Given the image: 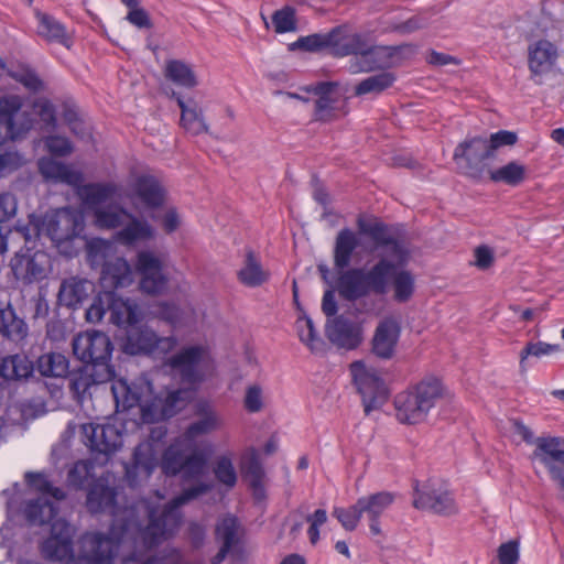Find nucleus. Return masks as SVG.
Here are the masks:
<instances>
[{
  "label": "nucleus",
  "mask_w": 564,
  "mask_h": 564,
  "mask_svg": "<svg viewBox=\"0 0 564 564\" xmlns=\"http://www.w3.org/2000/svg\"><path fill=\"white\" fill-rule=\"evenodd\" d=\"M95 465L90 460H78L67 473V482L75 489H82L94 477Z\"/></svg>",
  "instance_id": "obj_54"
},
{
  "label": "nucleus",
  "mask_w": 564,
  "mask_h": 564,
  "mask_svg": "<svg viewBox=\"0 0 564 564\" xmlns=\"http://www.w3.org/2000/svg\"><path fill=\"white\" fill-rule=\"evenodd\" d=\"M163 269V263L152 251L142 250L137 254L135 271L141 275L150 271Z\"/></svg>",
  "instance_id": "obj_61"
},
{
  "label": "nucleus",
  "mask_w": 564,
  "mask_h": 564,
  "mask_svg": "<svg viewBox=\"0 0 564 564\" xmlns=\"http://www.w3.org/2000/svg\"><path fill=\"white\" fill-rule=\"evenodd\" d=\"M197 419L192 422L186 431V438L194 441L199 436L212 433L219 427L220 421L216 412L206 403H200L196 409Z\"/></svg>",
  "instance_id": "obj_38"
},
{
  "label": "nucleus",
  "mask_w": 564,
  "mask_h": 564,
  "mask_svg": "<svg viewBox=\"0 0 564 564\" xmlns=\"http://www.w3.org/2000/svg\"><path fill=\"white\" fill-rule=\"evenodd\" d=\"M195 388H181L169 391L164 399L161 397L154 395L153 400H158L160 402L159 409L161 414L165 417H171L175 415L178 411H181L186 403L191 400L193 395V390Z\"/></svg>",
  "instance_id": "obj_43"
},
{
  "label": "nucleus",
  "mask_w": 564,
  "mask_h": 564,
  "mask_svg": "<svg viewBox=\"0 0 564 564\" xmlns=\"http://www.w3.org/2000/svg\"><path fill=\"white\" fill-rule=\"evenodd\" d=\"M486 137H467L459 142L453 153L458 172L474 181H481L487 175L488 161L492 159Z\"/></svg>",
  "instance_id": "obj_5"
},
{
  "label": "nucleus",
  "mask_w": 564,
  "mask_h": 564,
  "mask_svg": "<svg viewBox=\"0 0 564 564\" xmlns=\"http://www.w3.org/2000/svg\"><path fill=\"white\" fill-rule=\"evenodd\" d=\"M115 368L99 366L97 369L84 365L69 379V389L77 399L83 398L91 386L111 381L115 378Z\"/></svg>",
  "instance_id": "obj_27"
},
{
  "label": "nucleus",
  "mask_w": 564,
  "mask_h": 564,
  "mask_svg": "<svg viewBox=\"0 0 564 564\" xmlns=\"http://www.w3.org/2000/svg\"><path fill=\"white\" fill-rule=\"evenodd\" d=\"M532 457L543 464L552 480L556 481L564 499V438L558 436L536 437Z\"/></svg>",
  "instance_id": "obj_13"
},
{
  "label": "nucleus",
  "mask_w": 564,
  "mask_h": 564,
  "mask_svg": "<svg viewBox=\"0 0 564 564\" xmlns=\"http://www.w3.org/2000/svg\"><path fill=\"white\" fill-rule=\"evenodd\" d=\"M117 188L112 184L89 183L79 188V196L90 207L109 200Z\"/></svg>",
  "instance_id": "obj_48"
},
{
  "label": "nucleus",
  "mask_w": 564,
  "mask_h": 564,
  "mask_svg": "<svg viewBox=\"0 0 564 564\" xmlns=\"http://www.w3.org/2000/svg\"><path fill=\"white\" fill-rule=\"evenodd\" d=\"M36 33L45 42L58 44L69 50L74 44V30L68 29L52 14L36 12Z\"/></svg>",
  "instance_id": "obj_26"
},
{
  "label": "nucleus",
  "mask_w": 564,
  "mask_h": 564,
  "mask_svg": "<svg viewBox=\"0 0 564 564\" xmlns=\"http://www.w3.org/2000/svg\"><path fill=\"white\" fill-rule=\"evenodd\" d=\"M334 31H337L336 37L333 44V55L337 57L354 55L350 61L357 62L358 57L362 56L370 43L367 35L361 33L347 34L345 28L336 26Z\"/></svg>",
  "instance_id": "obj_32"
},
{
  "label": "nucleus",
  "mask_w": 564,
  "mask_h": 564,
  "mask_svg": "<svg viewBox=\"0 0 564 564\" xmlns=\"http://www.w3.org/2000/svg\"><path fill=\"white\" fill-rule=\"evenodd\" d=\"M132 282L133 272L124 258L116 257L102 263L100 283L105 291L127 288Z\"/></svg>",
  "instance_id": "obj_28"
},
{
  "label": "nucleus",
  "mask_w": 564,
  "mask_h": 564,
  "mask_svg": "<svg viewBox=\"0 0 564 564\" xmlns=\"http://www.w3.org/2000/svg\"><path fill=\"white\" fill-rule=\"evenodd\" d=\"M337 31L332 29L327 33H314L307 36H301L289 45L290 51L301 50L305 52H319L329 48L333 53L334 39Z\"/></svg>",
  "instance_id": "obj_45"
},
{
  "label": "nucleus",
  "mask_w": 564,
  "mask_h": 564,
  "mask_svg": "<svg viewBox=\"0 0 564 564\" xmlns=\"http://www.w3.org/2000/svg\"><path fill=\"white\" fill-rule=\"evenodd\" d=\"M237 275L240 283L248 288L260 286L269 279V273L263 270L259 258L251 249L247 250L243 265Z\"/></svg>",
  "instance_id": "obj_39"
},
{
  "label": "nucleus",
  "mask_w": 564,
  "mask_h": 564,
  "mask_svg": "<svg viewBox=\"0 0 564 564\" xmlns=\"http://www.w3.org/2000/svg\"><path fill=\"white\" fill-rule=\"evenodd\" d=\"M557 52L555 46L546 41L540 40L529 47V68L533 76H541L551 70L555 63Z\"/></svg>",
  "instance_id": "obj_34"
},
{
  "label": "nucleus",
  "mask_w": 564,
  "mask_h": 564,
  "mask_svg": "<svg viewBox=\"0 0 564 564\" xmlns=\"http://www.w3.org/2000/svg\"><path fill=\"white\" fill-rule=\"evenodd\" d=\"M42 555L50 561L72 562L76 560L73 541L47 538L41 546Z\"/></svg>",
  "instance_id": "obj_47"
},
{
  "label": "nucleus",
  "mask_w": 564,
  "mask_h": 564,
  "mask_svg": "<svg viewBox=\"0 0 564 564\" xmlns=\"http://www.w3.org/2000/svg\"><path fill=\"white\" fill-rule=\"evenodd\" d=\"M24 479L29 487L42 494L41 497H52L56 501H61L66 497L61 488L54 487L51 484L44 473L28 471Z\"/></svg>",
  "instance_id": "obj_50"
},
{
  "label": "nucleus",
  "mask_w": 564,
  "mask_h": 564,
  "mask_svg": "<svg viewBox=\"0 0 564 564\" xmlns=\"http://www.w3.org/2000/svg\"><path fill=\"white\" fill-rule=\"evenodd\" d=\"M336 100L333 98H317L315 101L314 119L329 122L337 118Z\"/></svg>",
  "instance_id": "obj_59"
},
{
  "label": "nucleus",
  "mask_w": 564,
  "mask_h": 564,
  "mask_svg": "<svg viewBox=\"0 0 564 564\" xmlns=\"http://www.w3.org/2000/svg\"><path fill=\"white\" fill-rule=\"evenodd\" d=\"M140 276V289L147 294H162L167 288L169 280L163 273V269L153 270Z\"/></svg>",
  "instance_id": "obj_53"
},
{
  "label": "nucleus",
  "mask_w": 564,
  "mask_h": 564,
  "mask_svg": "<svg viewBox=\"0 0 564 564\" xmlns=\"http://www.w3.org/2000/svg\"><path fill=\"white\" fill-rule=\"evenodd\" d=\"M176 346L173 336L160 337L145 325H133L127 328L121 343V350L130 356H164Z\"/></svg>",
  "instance_id": "obj_6"
},
{
  "label": "nucleus",
  "mask_w": 564,
  "mask_h": 564,
  "mask_svg": "<svg viewBox=\"0 0 564 564\" xmlns=\"http://www.w3.org/2000/svg\"><path fill=\"white\" fill-rule=\"evenodd\" d=\"M29 334L24 317L17 312L10 296L0 295V338L14 344L22 343Z\"/></svg>",
  "instance_id": "obj_19"
},
{
  "label": "nucleus",
  "mask_w": 564,
  "mask_h": 564,
  "mask_svg": "<svg viewBox=\"0 0 564 564\" xmlns=\"http://www.w3.org/2000/svg\"><path fill=\"white\" fill-rule=\"evenodd\" d=\"M35 371L42 377L52 378L55 382L45 383L52 398L62 395L63 382L69 372V361L61 352H46L41 355L34 364Z\"/></svg>",
  "instance_id": "obj_16"
},
{
  "label": "nucleus",
  "mask_w": 564,
  "mask_h": 564,
  "mask_svg": "<svg viewBox=\"0 0 564 564\" xmlns=\"http://www.w3.org/2000/svg\"><path fill=\"white\" fill-rule=\"evenodd\" d=\"M325 335L333 345L346 350L356 349L362 341L360 326L344 315L327 319Z\"/></svg>",
  "instance_id": "obj_17"
},
{
  "label": "nucleus",
  "mask_w": 564,
  "mask_h": 564,
  "mask_svg": "<svg viewBox=\"0 0 564 564\" xmlns=\"http://www.w3.org/2000/svg\"><path fill=\"white\" fill-rule=\"evenodd\" d=\"M72 347L75 357L87 366L115 368L111 365L113 345L102 332L80 333L73 338Z\"/></svg>",
  "instance_id": "obj_7"
},
{
  "label": "nucleus",
  "mask_w": 564,
  "mask_h": 564,
  "mask_svg": "<svg viewBox=\"0 0 564 564\" xmlns=\"http://www.w3.org/2000/svg\"><path fill=\"white\" fill-rule=\"evenodd\" d=\"M117 404L121 403L124 409L135 405L142 410L143 417L154 416L159 409L158 400H153L152 384L144 378H139L130 383L120 380L111 388Z\"/></svg>",
  "instance_id": "obj_9"
},
{
  "label": "nucleus",
  "mask_w": 564,
  "mask_h": 564,
  "mask_svg": "<svg viewBox=\"0 0 564 564\" xmlns=\"http://www.w3.org/2000/svg\"><path fill=\"white\" fill-rule=\"evenodd\" d=\"M296 326L301 341L307 345L312 351L318 350L323 341L317 335L313 321L308 316H304L296 321Z\"/></svg>",
  "instance_id": "obj_56"
},
{
  "label": "nucleus",
  "mask_w": 564,
  "mask_h": 564,
  "mask_svg": "<svg viewBox=\"0 0 564 564\" xmlns=\"http://www.w3.org/2000/svg\"><path fill=\"white\" fill-rule=\"evenodd\" d=\"M394 502V495L389 491H379L357 499L361 518L369 521V528L373 535L381 533L380 517Z\"/></svg>",
  "instance_id": "obj_25"
},
{
  "label": "nucleus",
  "mask_w": 564,
  "mask_h": 564,
  "mask_svg": "<svg viewBox=\"0 0 564 564\" xmlns=\"http://www.w3.org/2000/svg\"><path fill=\"white\" fill-rule=\"evenodd\" d=\"M47 151L55 156H66L72 153L73 145L66 137L48 135L44 139Z\"/></svg>",
  "instance_id": "obj_63"
},
{
  "label": "nucleus",
  "mask_w": 564,
  "mask_h": 564,
  "mask_svg": "<svg viewBox=\"0 0 564 564\" xmlns=\"http://www.w3.org/2000/svg\"><path fill=\"white\" fill-rule=\"evenodd\" d=\"M14 232L24 240L28 249H34L37 240L41 236H44V226H42L41 215H29L26 224L18 223L14 226Z\"/></svg>",
  "instance_id": "obj_49"
},
{
  "label": "nucleus",
  "mask_w": 564,
  "mask_h": 564,
  "mask_svg": "<svg viewBox=\"0 0 564 564\" xmlns=\"http://www.w3.org/2000/svg\"><path fill=\"white\" fill-rule=\"evenodd\" d=\"M158 466L154 446L150 442L138 444L133 451L131 463L124 464V477L130 487H137L150 478Z\"/></svg>",
  "instance_id": "obj_15"
},
{
  "label": "nucleus",
  "mask_w": 564,
  "mask_h": 564,
  "mask_svg": "<svg viewBox=\"0 0 564 564\" xmlns=\"http://www.w3.org/2000/svg\"><path fill=\"white\" fill-rule=\"evenodd\" d=\"M205 354L206 350L202 346L184 347L178 352L171 356L165 361V366H167L173 373L178 375L184 386L195 388L204 380L200 364Z\"/></svg>",
  "instance_id": "obj_14"
},
{
  "label": "nucleus",
  "mask_w": 564,
  "mask_h": 564,
  "mask_svg": "<svg viewBox=\"0 0 564 564\" xmlns=\"http://www.w3.org/2000/svg\"><path fill=\"white\" fill-rule=\"evenodd\" d=\"M499 564H518L519 562V542L510 540L502 543L497 551Z\"/></svg>",
  "instance_id": "obj_64"
},
{
  "label": "nucleus",
  "mask_w": 564,
  "mask_h": 564,
  "mask_svg": "<svg viewBox=\"0 0 564 564\" xmlns=\"http://www.w3.org/2000/svg\"><path fill=\"white\" fill-rule=\"evenodd\" d=\"M209 490L210 486L207 484L192 486L162 509L149 507L143 521L133 510L127 511L122 517L116 516L110 527V535L86 532L79 538L76 564H113L121 543L134 545L140 551L159 546L180 528L181 506Z\"/></svg>",
  "instance_id": "obj_1"
},
{
  "label": "nucleus",
  "mask_w": 564,
  "mask_h": 564,
  "mask_svg": "<svg viewBox=\"0 0 564 564\" xmlns=\"http://www.w3.org/2000/svg\"><path fill=\"white\" fill-rule=\"evenodd\" d=\"M57 507L46 497H39L28 501L24 516L32 525L51 523L57 514Z\"/></svg>",
  "instance_id": "obj_40"
},
{
  "label": "nucleus",
  "mask_w": 564,
  "mask_h": 564,
  "mask_svg": "<svg viewBox=\"0 0 564 564\" xmlns=\"http://www.w3.org/2000/svg\"><path fill=\"white\" fill-rule=\"evenodd\" d=\"M116 488L109 485L108 478L101 476L89 485L86 507L91 513L104 511L112 513L116 509Z\"/></svg>",
  "instance_id": "obj_30"
},
{
  "label": "nucleus",
  "mask_w": 564,
  "mask_h": 564,
  "mask_svg": "<svg viewBox=\"0 0 564 564\" xmlns=\"http://www.w3.org/2000/svg\"><path fill=\"white\" fill-rule=\"evenodd\" d=\"M94 293V282L85 278L69 276L61 282L57 293V304L67 308L77 310Z\"/></svg>",
  "instance_id": "obj_24"
},
{
  "label": "nucleus",
  "mask_w": 564,
  "mask_h": 564,
  "mask_svg": "<svg viewBox=\"0 0 564 564\" xmlns=\"http://www.w3.org/2000/svg\"><path fill=\"white\" fill-rule=\"evenodd\" d=\"M272 24L276 33L296 31L295 10L292 7H284L272 15Z\"/></svg>",
  "instance_id": "obj_57"
},
{
  "label": "nucleus",
  "mask_w": 564,
  "mask_h": 564,
  "mask_svg": "<svg viewBox=\"0 0 564 564\" xmlns=\"http://www.w3.org/2000/svg\"><path fill=\"white\" fill-rule=\"evenodd\" d=\"M413 507L441 517L458 513L453 492L444 484L429 482L422 488L415 487Z\"/></svg>",
  "instance_id": "obj_11"
},
{
  "label": "nucleus",
  "mask_w": 564,
  "mask_h": 564,
  "mask_svg": "<svg viewBox=\"0 0 564 564\" xmlns=\"http://www.w3.org/2000/svg\"><path fill=\"white\" fill-rule=\"evenodd\" d=\"M128 223L116 232V240L123 246H134L137 242L154 238V228L144 219L131 214L127 216Z\"/></svg>",
  "instance_id": "obj_35"
},
{
  "label": "nucleus",
  "mask_w": 564,
  "mask_h": 564,
  "mask_svg": "<svg viewBox=\"0 0 564 564\" xmlns=\"http://www.w3.org/2000/svg\"><path fill=\"white\" fill-rule=\"evenodd\" d=\"M83 433L90 449L106 456L115 453L122 444L120 431L111 424H85Z\"/></svg>",
  "instance_id": "obj_21"
},
{
  "label": "nucleus",
  "mask_w": 564,
  "mask_h": 564,
  "mask_svg": "<svg viewBox=\"0 0 564 564\" xmlns=\"http://www.w3.org/2000/svg\"><path fill=\"white\" fill-rule=\"evenodd\" d=\"M400 333L401 327L395 318L386 317L381 319L371 339L372 354L380 359H391L394 356Z\"/></svg>",
  "instance_id": "obj_23"
},
{
  "label": "nucleus",
  "mask_w": 564,
  "mask_h": 564,
  "mask_svg": "<svg viewBox=\"0 0 564 564\" xmlns=\"http://www.w3.org/2000/svg\"><path fill=\"white\" fill-rule=\"evenodd\" d=\"M170 97L176 100L181 109L180 121L183 129L193 135L208 132L209 128L204 119L203 110L195 99L188 98L185 100L181 94L173 89Z\"/></svg>",
  "instance_id": "obj_29"
},
{
  "label": "nucleus",
  "mask_w": 564,
  "mask_h": 564,
  "mask_svg": "<svg viewBox=\"0 0 564 564\" xmlns=\"http://www.w3.org/2000/svg\"><path fill=\"white\" fill-rule=\"evenodd\" d=\"M134 193L141 203L150 209L162 206L165 199V189L152 175L139 176L134 183Z\"/></svg>",
  "instance_id": "obj_36"
},
{
  "label": "nucleus",
  "mask_w": 564,
  "mask_h": 564,
  "mask_svg": "<svg viewBox=\"0 0 564 564\" xmlns=\"http://www.w3.org/2000/svg\"><path fill=\"white\" fill-rule=\"evenodd\" d=\"M94 214L95 223L101 229L119 228L124 225L127 216H131V213L119 205L97 207Z\"/></svg>",
  "instance_id": "obj_46"
},
{
  "label": "nucleus",
  "mask_w": 564,
  "mask_h": 564,
  "mask_svg": "<svg viewBox=\"0 0 564 564\" xmlns=\"http://www.w3.org/2000/svg\"><path fill=\"white\" fill-rule=\"evenodd\" d=\"M23 163V158L19 152L0 151V178L20 169Z\"/></svg>",
  "instance_id": "obj_62"
},
{
  "label": "nucleus",
  "mask_w": 564,
  "mask_h": 564,
  "mask_svg": "<svg viewBox=\"0 0 564 564\" xmlns=\"http://www.w3.org/2000/svg\"><path fill=\"white\" fill-rule=\"evenodd\" d=\"M487 175L494 183H502L516 187L525 180L527 167L518 161H511L496 170L489 169Z\"/></svg>",
  "instance_id": "obj_42"
},
{
  "label": "nucleus",
  "mask_w": 564,
  "mask_h": 564,
  "mask_svg": "<svg viewBox=\"0 0 564 564\" xmlns=\"http://www.w3.org/2000/svg\"><path fill=\"white\" fill-rule=\"evenodd\" d=\"M238 519L234 516H227L221 519L215 529V535L226 547H234L238 543Z\"/></svg>",
  "instance_id": "obj_51"
},
{
  "label": "nucleus",
  "mask_w": 564,
  "mask_h": 564,
  "mask_svg": "<svg viewBox=\"0 0 564 564\" xmlns=\"http://www.w3.org/2000/svg\"><path fill=\"white\" fill-rule=\"evenodd\" d=\"M360 234L369 236L377 247H390L391 254L395 258L398 268H403L408 262L409 253L405 248L389 232V228L381 221H366L361 217L357 220Z\"/></svg>",
  "instance_id": "obj_18"
},
{
  "label": "nucleus",
  "mask_w": 564,
  "mask_h": 564,
  "mask_svg": "<svg viewBox=\"0 0 564 564\" xmlns=\"http://www.w3.org/2000/svg\"><path fill=\"white\" fill-rule=\"evenodd\" d=\"M337 272L335 290L347 302H356L370 294L386 295L392 290L395 302L406 303L415 291L413 273L398 268V263L387 257L380 258L369 269L348 267Z\"/></svg>",
  "instance_id": "obj_2"
},
{
  "label": "nucleus",
  "mask_w": 564,
  "mask_h": 564,
  "mask_svg": "<svg viewBox=\"0 0 564 564\" xmlns=\"http://www.w3.org/2000/svg\"><path fill=\"white\" fill-rule=\"evenodd\" d=\"M561 346L557 344H547L544 341H529L520 352V367L522 370L525 369V361L529 357L541 358L554 352H558Z\"/></svg>",
  "instance_id": "obj_55"
},
{
  "label": "nucleus",
  "mask_w": 564,
  "mask_h": 564,
  "mask_svg": "<svg viewBox=\"0 0 564 564\" xmlns=\"http://www.w3.org/2000/svg\"><path fill=\"white\" fill-rule=\"evenodd\" d=\"M406 45L399 46H383L373 45L371 42L368 45V50L362 56L358 57L357 62H352L349 65V70L352 74L356 73H369L377 69H384L392 65L394 56L401 52Z\"/></svg>",
  "instance_id": "obj_22"
},
{
  "label": "nucleus",
  "mask_w": 564,
  "mask_h": 564,
  "mask_svg": "<svg viewBox=\"0 0 564 564\" xmlns=\"http://www.w3.org/2000/svg\"><path fill=\"white\" fill-rule=\"evenodd\" d=\"M443 392L444 388L437 378L423 379L395 397L397 419L405 424L423 422L437 400L443 397Z\"/></svg>",
  "instance_id": "obj_3"
},
{
  "label": "nucleus",
  "mask_w": 564,
  "mask_h": 564,
  "mask_svg": "<svg viewBox=\"0 0 564 564\" xmlns=\"http://www.w3.org/2000/svg\"><path fill=\"white\" fill-rule=\"evenodd\" d=\"M11 77L22 84L32 93H37L43 88V82L37 74L29 68H21L11 73Z\"/></svg>",
  "instance_id": "obj_60"
},
{
  "label": "nucleus",
  "mask_w": 564,
  "mask_h": 564,
  "mask_svg": "<svg viewBox=\"0 0 564 564\" xmlns=\"http://www.w3.org/2000/svg\"><path fill=\"white\" fill-rule=\"evenodd\" d=\"M395 80L393 73L383 70L359 82L354 91L356 96L379 95L392 87Z\"/></svg>",
  "instance_id": "obj_44"
},
{
  "label": "nucleus",
  "mask_w": 564,
  "mask_h": 564,
  "mask_svg": "<svg viewBox=\"0 0 564 564\" xmlns=\"http://www.w3.org/2000/svg\"><path fill=\"white\" fill-rule=\"evenodd\" d=\"M350 370L361 395L365 414L369 415L372 411L379 410L388 398L383 380L375 371L367 369L362 361H354Z\"/></svg>",
  "instance_id": "obj_10"
},
{
  "label": "nucleus",
  "mask_w": 564,
  "mask_h": 564,
  "mask_svg": "<svg viewBox=\"0 0 564 564\" xmlns=\"http://www.w3.org/2000/svg\"><path fill=\"white\" fill-rule=\"evenodd\" d=\"M35 371L34 364L21 354H14L2 358L0 364V381H20L28 379ZM2 382H0V386Z\"/></svg>",
  "instance_id": "obj_37"
},
{
  "label": "nucleus",
  "mask_w": 564,
  "mask_h": 564,
  "mask_svg": "<svg viewBox=\"0 0 564 564\" xmlns=\"http://www.w3.org/2000/svg\"><path fill=\"white\" fill-rule=\"evenodd\" d=\"M206 466L203 454L194 452L187 454L180 444H171L163 453L161 468L166 476L182 474L183 478L191 479L200 476Z\"/></svg>",
  "instance_id": "obj_12"
},
{
  "label": "nucleus",
  "mask_w": 564,
  "mask_h": 564,
  "mask_svg": "<svg viewBox=\"0 0 564 564\" xmlns=\"http://www.w3.org/2000/svg\"><path fill=\"white\" fill-rule=\"evenodd\" d=\"M213 473L216 479L228 488H232L237 484V471L231 457L228 455L216 457Z\"/></svg>",
  "instance_id": "obj_52"
},
{
  "label": "nucleus",
  "mask_w": 564,
  "mask_h": 564,
  "mask_svg": "<svg viewBox=\"0 0 564 564\" xmlns=\"http://www.w3.org/2000/svg\"><path fill=\"white\" fill-rule=\"evenodd\" d=\"M164 76L166 79L184 88L191 89L198 85L192 67L181 59L166 61Z\"/></svg>",
  "instance_id": "obj_41"
},
{
  "label": "nucleus",
  "mask_w": 564,
  "mask_h": 564,
  "mask_svg": "<svg viewBox=\"0 0 564 564\" xmlns=\"http://www.w3.org/2000/svg\"><path fill=\"white\" fill-rule=\"evenodd\" d=\"M11 267L17 279L24 284H32L47 276L50 258L43 251H35L32 254H17Z\"/></svg>",
  "instance_id": "obj_20"
},
{
  "label": "nucleus",
  "mask_w": 564,
  "mask_h": 564,
  "mask_svg": "<svg viewBox=\"0 0 564 564\" xmlns=\"http://www.w3.org/2000/svg\"><path fill=\"white\" fill-rule=\"evenodd\" d=\"M110 321L118 325L131 327L139 323L142 313L138 304L130 299L118 297L113 291H106Z\"/></svg>",
  "instance_id": "obj_31"
},
{
  "label": "nucleus",
  "mask_w": 564,
  "mask_h": 564,
  "mask_svg": "<svg viewBox=\"0 0 564 564\" xmlns=\"http://www.w3.org/2000/svg\"><path fill=\"white\" fill-rule=\"evenodd\" d=\"M360 241L356 232L349 228H344L338 231L333 249L334 268L336 270H344L350 267L352 256Z\"/></svg>",
  "instance_id": "obj_33"
},
{
  "label": "nucleus",
  "mask_w": 564,
  "mask_h": 564,
  "mask_svg": "<svg viewBox=\"0 0 564 564\" xmlns=\"http://www.w3.org/2000/svg\"><path fill=\"white\" fill-rule=\"evenodd\" d=\"M42 217L44 236L47 237L65 254H72L68 245L79 238L85 229L82 212L73 207L51 209Z\"/></svg>",
  "instance_id": "obj_4"
},
{
  "label": "nucleus",
  "mask_w": 564,
  "mask_h": 564,
  "mask_svg": "<svg viewBox=\"0 0 564 564\" xmlns=\"http://www.w3.org/2000/svg\"><path fill=\"white\" fill-rule=\"evenodd\" d=\"M33 126L31 113L22 111V99L17 95L0 97V145L21 139Z\"/></svg>",
  "instance_id": "obj_8"
},
{
  "label": "nucleus",
  "mask_w": 564,
  "mask_h": 564,
  "mask_svg": "<svg viewBox=\"0 0 564 564\" xmlns=\"http://www.w3.org/2000/svg\"><path fill=\"white\" fill-rule=\"evenodd\" d=\"M333 516L347 531H354L361 519L357 501L349 508H334Z\"/></svg>",
  "instance_id": "obj_58"
}]
</instances>
